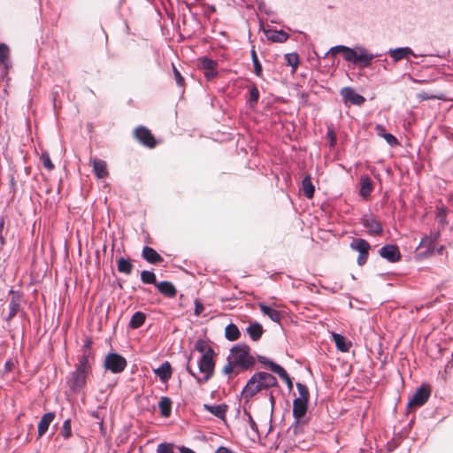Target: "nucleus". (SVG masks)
<instances>
[{
  "label": "nucleus",
  "mask_w": 453,
  "mask_h": 453,
  "mask_svg": "<svg viewBox=\"0 0 453 453\" xmlns=\"http://www.w3.org/2000/svg\"><path fill=\"white\" fill-rule=\"evenodd\" d=\"M141 257L150 265H159L164 262V257L152 247L143 246Z\"/></svg>",
  "instance_id": "14"
},
{
  "label": "nucleus",
  "mask_w": 453,
  "mask_h": 453,
  "mask_svg": "<svg viewBox=\"0 0 453 453\" xmlns=\"http://www.w3.org/2000/svg\"><path fill=\"white\" fill-rule=\"evenodd\" d=\"M446 248L444 245H440V246H435V255H442L443 252L445 251Z\"/></svg>",
  "instance_id": "64"
},
{
  "label": "nucleus",
  "mask_w": 453,
  "mask_h": 453,
  "mask_svg": "<svg viewBox=\"0 0 453 453\" xmlns=\"http://www.w3.org/2000/svg\"><path fill=\"white\" fill-rule=\"evenodd\" d=\"M209 342L210 340L198 338L193 349V351H197L201 355L197 361L198 371L200 373H203L201 378H197V384L199 386L209 381L215 373L218 353L209 344Z\"/></svg>",
  "instance_id": "1"
},
{
  "label": "nucleus",
  "mask_w": 453,
  "mask_h": 453,
  "mask_svg": "<svg viewBox=\"0 0 453 453\" xmlns=\"http://www.w3.org/2000/svg\"><path fill=\"white\" fill-rule=\"evenodd\" d=\"M94 359V352L81 351V354L78 356V363L76 365L92 371V362Z\"/></svg>",
  "instance_id": "29"
},
{
  "label": "nucleus",
  "mask_w": 453,
  "mask_h": 453,
  "mask_svg": "<svg viewBox=\"0 0 453 453\" xmlns=\"http://www.w3.org/2000/svg\"><path fill=\"white\" fill-rule=\"evenodd\" d=\"M341 96L345 103H350L355 105H361L365 99L363 96L357 94L352 88L345 87L341 90Z\"/></svg>",
  "instance_id": "15"
},
{
  "label": "nucleus",
  "mask_w": 453,
  "mask_h": 453,
  "mask_svg": "<svg viewBox=\"0 0 453 453\" xmlns=\"http://www.w3.org/2000/svg\"><path fill=\"white\" fill-rule=\"evenodd\" d=\"M241 372L240 370H237L234 363L229 359V357H226V364L222 369V373L228 378H231L233 374H239Z\"/></svg>",
  "instance_id": "39"
},
{
  "label": "nucleus",
  "mask_w": 453,
  "mask_h": 453,
  "mask_svg": "<svg viewBox=\"0 0 453 453\" xmlns=\"http://www.w3.org/2000/svg\"><path fill=\"white\" fill-rule=\"evenodd\" d=\"M92 344L93 340L90 337L86 338L81 350L86 352H93L91 349Z\"/></svg>",
  "instance_id": "51"
},
{
  "label": "nucleus",
  "mask_w": 453,
  "mask_h": 453,
  "mask_svg": "<svg viewBox=\"0 0 453 453\" xmlns=\"http://www.w3.org/2000/svg\"><path fill=\"white\" fill-rule=\"evenodd\" d=\"M93 163V171L96 176L99 179L104 178L107 175L106 170V163L104 160L94 158L92 160Z\"/></svg>",
  "instance_id": "34"
},
{
  "label": "nucleus",
  "mask_w": 453,
  "mask_h": 453,
  "mask_svg": "<svg viewBox=\"0 0 453 453\" xmlns=\"http://www.w3.org/2000/svg\"><path fill=\"white\" fill-rule=\"evenodd\" d=\"M4 227V217H0V244L1 245H4L5 242V239L2 234Z\"/></svg>",
  "instance_id": "58"
},
{
  "label": "nucleus",
  "mask_w": 453,
  "mask_h": 453,
  "mask_svg": "<svg viewBox=\"0 0 453 453\" xmlns=\"http://www.w3.org/2000/svg\"><path fill=\"white\" fill-rule=\"evenodd\" d=\"M383 137L390 146L397 144V139L393 134L387 133L383 134Z\"/></svg>",
  "instance_id": "52"
},
{
  "label": "nucleus",
  "mask_w": 453,
  "mask_h": 453,
  "mask_svg": "<svg viewBox=\"0 0 453 453\" xmlns=\"http://www.w3.org/2000/svg\"><path fill=\"white\" fill-rule=\"evenodd\" d=\"M387 54H388L394 60V62H398L410 55L415 57L413 50L410 47H399L395 49H390Z\"/></svg>",
  "instance_id": "24"
},
{
  "label": "nucleus",
  "mask_w": 453,
  "mask_h": 453,
  "mask_svg": "<svg viewBox=\"0 0 453 453\" xmlns=\"http://www.w3.org/2000/svg\"><path fill=\"white\" fill-rule=\"evenodd\" d=\"M214 453H235L232 449L226 447V446H219L216 449Z\"/></svg>",
  "instance_id": "56"
},
{
  "label": "nucleus",
  "mask_w": 453,
  "mask_h": 453,
  "mask_svg": "<svg viewBox=\"0 0 453 453\" xmlns=\"http://www.w3.org/2000/svg\"><path fill=\"white\" fill-rule=\"evenodd\" d=\"M285 59L288 65L292 66L293 72H295L299 64V57L296 53H288L285 55Z\"/></svg>",
  "instance_id": "46"
},
{
  "label": "nucleus",
  "mask_w": 453,
  "mask_h": 453,
  "mask_svg": "<svg viewBox=\"0 0 453 453\" xmlns=\"http://www.w3.org/2000/svg\"><path fill=\"white\" fill-rule=\"evenodd\" d=\"M360 195L364 198H366L370 196L372 190V180L370 177L364 175L360 178Z\"/></svg>",
  "instance_id": "32"
},
{
  "label": "nucleus",
  "mask_w": 453,
  "mask_h": 453,
  "mask_svg": "<svg viewBox=\"0 0 453 453\" xmlns=\"http://www.w3.org/2000/svg\"><path fill=\"white\" fill-rule=\"evenodd\" d=\"M10 50L5 43H0V65L3 64L5 68H8L7 60L9 58Z\"/></svg>",
  "instance_id": "43"
},
{
  "label": "nucleus",
  "mask_w": 453,
  "mask_h": 453,
  "mask_svg": "<svg viewBox=\"0 0 453 453\" xmlns=\"http://www.w3.org/2000/svg\"><path fill=\"white\" fill-rule=\"evenodd\" d=\"M173 69L177 85L182 87L184 85V78L181 76L180 71L173 65Z\"/></svg>",
  "instance_id": "49"
},
{
  "label": "nucleus",
  "mask_w": 453,
  "mask_h": 453,
  "mask_svg": "<svg viewBox=\"0 0 453 453\" xmlns=\"http://www.w3.org/2000/svg\"><path fill=\"white\" fill-rule=\"evenodd\" d=\"M41 161L44 168L48 171H51L54 169V165L50 160V155L48 152H42L41 156Z\"/></svg>",
  "instance_id": "48"
},
{
  "label": "nucleus",
  "mask_w": 453,
  "mask_h": 453,
  "mask_svg": "<svg viewBox=\"0 0 453 453\" xmlns=\"http://www.w3.org/2000/svg\"><path fill=\"white\" fill-rule=\"evenodd\" d=\"M127 365V361L120 353L111 349L104 357L103 367L105 372H111L113 374L122 372Z\"/></svg>",
  "instance_id": "7"
},
{
  "label": "nucleus",
  "mask_w": 453,
  "mask_h": 453,
  "mask_svg": "<svg viewBox=\"0 0 453 453\" xmlns=\"http://www.w3.org/2000/svg\"><path fill=\"white\" fill-rule=\"evenodd\" d=\"M111 286L113 288H119V289H123V281L117 278L115 280L112 281Z\"/></svg>",
  "instance_id": "62"
},
{
  "label": "nucleus",
  "mask_w": 453,
  "mask_h": 453,
  "mask_svg": "<svg viewBox=\"0 0 453 453\" xmlns=\"http://www.w3.org/2000/svg\"><path fill=\"white\" fill-rule=\"evenodd\" d=\"M241 331L239 330L238 326L234 324L233 322H230L226 327H225V338L229 342H234L241 338Z\"/></svg>",
  "instance_id": "30"
},
{
  "label": "nucleus",
  "mask_w": 453,
  "mask_h": 453,
  "mask_svg": "<svg viewBox=\"0 0 453 453\" xmlns=\"http://www.w3.org/2000/svg\"><path fill=\"white\" fill-rule=\"evenodd\" d=\"M146 319L147 314L145 312L142 311H136L131 316L127 326L129 329H138L144 325Z\"/></svg>",
  "instance_id": "26"
},
{
  "label": "nucleus",
  "mask_w": 453,
  "mask_h": 453,
  "mask_svg": "<svg viewBox=\"0 0 453 453\" xmlns=\"http://www.w3.org/2000/svg\"><path fill=\"white\" fill-rule=\"evenodd\" d=\"M248 423H249V426L250 427V429L257 434L258 435V426L256 423V421L254 420L253 417L252 416H250V418H248Z\"/></svg>",
  "instance_id": "53"
},
{
  "label": "nucleus",
  "mask_w": 453,
  "mask_h": 453,
  "mask_svg": "<svg viewBox=\"0 0 453 453\" xmlns=\"http://www.w3.org/2000/svg\"><path fill=\"white\" fill-rule=\"evenodd\" d=\"M311 201H312V205H319L324 210V206L326 204L329 205V202H331L332 200H320V199H318V200H311Z\"/></svg>",
  "instance_id": "60"
},
{
  "label": "nucleus",
  "mask_w": 453,
  "mask_h": 453,
  "mask_svg": "<svg viewBox=\"0 0 453 453\" xmlns=\"http://www.w3.org/2000/svg\"><path fill=\"white\" fill-rule=\"evenodd\" d=\"M271 388H279L277 378L265 371L254 372L242 388L240 397L246 403L262 390H268Z\"/></svg>",
  "instance_id": "2"
},
{
  "label": "nucleus",
  "mask_w": 453,
  "mask_h": 453,
  "mask_svg": "<svg viewBox=\"0 0 453 453\" xmlns=\"http://www.w3.org/2000/svg\"><path fill=\"white\" fill-rule=\"evenodd\" d=\"M255 359L265 368L268 369L271 372L276 374L283 366L276 363L272 358L257 354Z\"/></svg>",
  "instance_id": "22"
},
{
  "label": "nucleus",
  "mask_w": 453,
  "mask_h": 453,
  "mask_svg": "<svg viewBox=\"0 0 453 453\" xmlns=\"http://www.w3.org/2000/svg\"><path fill=\"white\" fill-rule=\"evenodd\" d=\"M327 135H328V136H329V138H330V142H330V145H331V147L334 146V145H335V143H336V138H335V135H334V132H333V131H329V132L327 133Z\"/></svg>",
  "instance_id": "63"
},
{
  "label": "nucleus",
  "mask_w": 453,
  "mask_h": 453,
  "mask_svg": "<svg viewBox=\"0 0 453 453\" xmlns=\"http://www.w3.org/2000/svg\"><path fill=\"white\" fill-rule=\"evenodd\" d=\"M342 53L345 61L352 63L361 68L369 67L375 58L380 54H372L366 48L361 45H356L353 48L345 45H336L332 47L327 54L335 55Z\"/></svg>",
  "instance_id": "3"
},
{
  "label": "nucleus",
  "mask_w": 453,
  "mask_h": 453,
  "mask_svg": "<svg viewBox=\"0 0 453 453\" xmlns=\"http://www.w3.org/2000/svg\"><path fill=\"white\" fill-rule=\"evenodd\" d=\"M199 64L204 71L216 69L218 62L207 57H202L199 58Z\"/></svg>",
  "instance_id": "40"
},
{
  "label": "nucleus",
  "mask_w": 453,
  "mask_h": 453,
  "mask_svg": "<svg viewBox=\"0 0 453 453\" xmlns=\"http://www.w3.org/2000/svg\"><path fill=\"white\" fill-rule=\"evenodd\" d=\"M332 341L334 342L335 348L341 352H348L351 347V342L345 335L340 333H332Z\"/></svg>",
  "instance_id": "21"
},
{
  "label": "nucleus",
  "mask_w": 453,
  "mask_h": 453,
  "mask_svg": "<svg viewBox=\"0 0 453 453\" xmlns=\"http://www.w3.org/2000/svg\"><path fill=\"white\" fill-rule=\"evenodd\" d=\"M117 270L120 273L130 275L134 270V265L130 258L125 257H119L116 260Z\"/></svg>",
  "instance_id": "27"
},
{
  "label": "nucleus",
  "mask_w": 453,
  "mask_h": 453,
  "mask_svg": "<svg viewBox=\"0 0 453 453\" xmlns=\"http://www.w3.org/2000/svg\"><path fill=\"white\" fill-rule=\"evenodd\" d=\"M185 370L190 376H192L196 380V382L197 383V378H201V376H199L196 372H194V370L190 366V364L185 365Z\"/></svg>",
  "instance_id": "54"
},
{
  "label": "nucleus",
  "mask_w": 453,
  "mask_h": 453,
  "mask_svg": "<svg viewBox=\"0 0 453 453\" xmlns=\"http://www.w3.org/2000/svg\"><path fill=\"white\" fill-rule=\"evenodd\" d=\"M296 387L298 392V396L295 397L294 400L310 403V390L306 384L301 381L296 383Z\"/></svg>",
  "instance_id": "31"
},
{
  "label": "nucleus",
  "mask_w": 453,
  "mask_h": 453,
  "mask_svg": "<svg viewBox=\"0 0 453 453\" xmlns=\"http://www.w3.org/2000/svg\"><path fill=\"white\" fill-rule=\"evenodd\" d=\"M268 400L271 403V415L273 414V409H274V405H275V403H276V399L273 395V393L271 391L269 392L268 394Z\"/></svg>",
  "instance_id": "61"
},
{
  "label": "nucleus",
  "mask_w": 453,
  "mask_h": 453,
  "mask_svg": "<svg viewBox=\"0 0 453 453\" xmlns=\"http://www.w3.org/2000/svg\"><path fill=\"white\" fill-rule=\"evenodd\" d=\"M362 223L363 226L368 229L370 234H380L383 232L380 223L377 219L368 217L367 215L363 217Z\"/></svg>",
  "instance_id": "23"
},
{
  "label": "nucleus",
  "mask_w": 453,
  "mask_h": 453,
  "mask_svg": "<svg viewBox=\"0 0 453 453\" xmlns=\"http://www.w3.org/2000/svg\"><path fill=\"white\" fill-rule=\"evenodd\" d=\"M194 306V314L196 316L200 315L204 310L203 304L198 299L195 300Z\"/></svg>",
  "instance_id": "50"
},
{
  "label": "nucleus",
  "mask_w": 453,
  "mask_h": 453,
  "mask_svg": "<svg viewBox=\"0 0 453 453\" xmlns=\"http://www.w3.org/2000/svg\"><path fill=\"white\" fill-rule=\"evenodd\" d=\"M379 255L389 263H396L401 260L402 254L396 244H384L379 250Z\"/></svg>",
  "instance_id": "11"
},
{
  "label": "nucleus",
  "mask_w": 453,
  "mask_h": 453,
  "mask_svg": "<svg viewBox=\"0 0 453 453\" xmlns=\"http://www.w3.org/2000/svg\"><path fill=\"white\" fill-rule=\"evenodd\" d=\"M440 203L436 206L435 219L438 222L440 228H444L449 221L447 220V214L449 209L441 203V200H439Z\"/></svg>",
  "instance_id": "28"
},
{
  "label": "nucleus",
  "mask_w": 453,
  "mask_h": 453,
  "mask_svg": "<svg viewBox=\"0 0 453 453\" xmlns=\"http://www.w3.org/2000/svg\"><path fill=\"white\" fill-rule=\"evenodd\" d=\"M135 138L144 146L154 148L156 141L151 132L145 127L140 126L134 130Z\"/></svg>",
  "instance_id": "12"
},
{
  "label": "nucleus",
  "mask_w": 453,
  "mask_h": 453,
  "mask_svg": "<svg viewBox=\"0 0 453 453\" xmlns=\"http://www.w3.org/2000/svg\"><path fill=\"white\" fill-rule=\"evenodd\" d=\"M250 97L248 99V103L251 108H255L259 100V91L257 87L253 84L249 88Z\"/></svg>",
  "instance_id": "37"
},
{
  "label": "nucleus",
  "mask_w": 453,
  "mask_h": 453,
  "mask_svg": "<svg viewBox=\"0 0 453 453\" xmlns=\"http://www.w3.org/2000/svg\"><path fill=\"white\" fill-rule=\"evenodd\" d=\"M288 37V34L283 30L272 31L271 34L268 35V39L275 42H285Z\"/></svg>",
  "instance_id": "38"
},
{
  "label": "nucleus",
  "mask_w": 453,
  "mask_h": 453,
  "mask_svg": "<svg viewBox=\"0 0 453 453\" xmlns=\"http://www.w3.org/2000/svg\"><path fill=\"white\" fill-rule=\"evenodd\" d=\"M19 303L12 298L9 303V313L5 320H10L14 318L19 311Z\"/></svg>",
  "instance_id": "45"
},
{
  "label": "nucleus",
  "mask_w": 453,
  "mask_h": 453,
  "mask_svg": "<svg viewBox=\"0 0 453 453\" xmlns=\"http://www.w3.org/2000/svg\"><path fill=\"white\" fill-rule=\"evenodd\" d=\"M245 332L251 341L258 342L265 333V329L260 322L253 320L250 322L249 326L245 329Z\"/></svg>",
  "instance_id": "17"
},
{
  "label": "nucleus",
  "mask_w": 453,
  "mask_h": 453,
  "mask_svg": "<svg viewBox=\"0 0 453 453\" xmlns=\"http://www.w3.org/2000/svg\"><path fill=\"white\" fill-rule=\"evenodd\" d=\"M60 434L65 440L69 439L72 436V422L71 418H66L62 425Z\"/></svg>",
  "instance_id": "42"
},
{
  "label": "nucleus",
  "mask_w": 453,
  "mask_h": 453,
  "mask_svg": "<svg viewBox=\"0 0 453 453\" xmlns=\"http://www.w3.org/2000/svg\"><path fill=\"white\" fill-rule=\"evenodd\" d=\"M89 414H90V416H91L92 418H96V419H98V420L100 421V422H99V424H100V428H101V429H103V427H104V418H101V416H100V414H99L98 411H90V413H89Z\"/></svg>",
  "instance_id": "55"
},
{
  "label": "nucleus",
  "mask_w": 453,
  "mask_h": 453,
  "mask_svg": "<svg viewBox=\"0 0 453 453\" xmlns=\"http://www.w3.org/2000/svg\"><path fill=\"white\" fill-rule=\"evenodd\" d=\"M437 244L431 241L425 240L421 237V240L415 250L414 257L417 261H422L430 257L435 256V246Z\"/></svg>",
  "instance_id": "10"
},
{
  "label": "nucleus",
  "mask_w": 453,
  "mask_h": 453,
  "mask_svg": "<svg viewBox=\"0 0 453 453\" xmlns=\"http://www.w3.org/2000/svg\"><path fill=\"white\" fill-rule=\"evenodd\" d=\"M218 75V72L216 71V69H211V70H207V71H204V77L210 81V80H212L213 78H215L216 76Z\"/></svg>",
  "instance_id": "57"
},
{
  "label": "nucleus",
  "mask_w": 453,
  "mask_h": 453,
  "mask_svg": "<svg viewBox=\"0 0 453 453\" xmlns=\"http://www.w3.org/2000/svg\"><path fill=\"white\" fill-rule=\"evenodd\" d=\"M430 395L431 391L427 385L421 384L418 386L415 392L409 397L405 408V414L408 415L410 412L424 405L428 401Z\"/></svg>",
  "instance_id": "8"
},
{
  "label": "nucleus",
  "mask_w": 453,
  "mask_h": 453,
  "mask_svg": "<svg viewBox=\"0 0 453 453\" xmlns=\"http://www.w3.org/2000/svg\"><path fill=\"white\" fill-rule=\"evenodd\" d=\"M324 288L326 290H329L333 294H335L340 289L342 288V286L335 282L333 287H324Z\"/></svg>",
  "instance_id": "59"
},
{
  "label": "nucleus",
  "mask_w": 453,
  "mask_h": 453,
  "mask_svg": "<svg viewBox=\"0 0 453 453\" xmlns=\"http://www.w3.org/2000/svg\"><path fill=\"white\" fill-rule=\"evenodd\" d=\"M74 367L66 377V384L72 393L78 394L87 386L88 378L92 371L77 365Z\"/></svg>",
  "instance_id": "5"
},
{
  "label": "nucleus",
  "mask_w": 453,
  "mask_h": 453,
  "mask_svg": "<svg viewBox=\"0 0 453 453\" xmlns=\"http://www.w3.org/2000/svg\"><path fill=\"white\" fill-rule=\"evenodd\" d=\"M174 443L163 441L159 443L157 447V453H175L174 452Z\"/></svg>",
  "instance_id": "44"
},
{
  "label": "nucleus",
  "mask_w": 453,
  "mask_h": 453,
  "mask_svg": "<svg viewBox=\"0 0 453 453\" xmlns=\"http://www.w3.org/2000/svg\"><path fill=\"white\" fill-rule=\"evenodd\" d=\"M349 248L358 252L357 259V265L359 266L365 265L369 257V250L371 249L370 243L365 239L354 238L350 242Z\"/></svg>",
  "instance_id": "9"
},
{
  "label": "nucleus",
  "mask_w": 453,
  "mask_h": 453,
  "mask_svg": "<svg viewBox=\"0 0 453 453\" xmlns=\"http://www.w3.org/2000/svg\"><path fill=\"white\" fill-rule=\"evenodd\" d=\"M140 279L144 285H153L156 288V284L158 283L157 280L156 273L154 270H142L140 273Z\"/></svg>",
  "instance_id": "33"
},
{
  "label": "nucleus",
  "mask_w": 453,
  "mask_h": 453,
  "mask_svg": "<svg viewBox=\"0 0 453 453\" xmlns=\"http://www.w3.org/2000/svg\"><path fill=\"white\" fill-rule=\"evenodd\" d=\"M55 417V411H48L41 417V419L37 425L38 438L42 437L47 433L49 426L54 420Z\"/></svg>",
  "instance_id": "20"
},
{
  "label": "nucleus",
  "mask_w": 453,
  "mask_h": 453,
  "mask_svg": "<svg viewBox=\"0 0 453 453\" xmlns=\"http://www.w3.org/2000/svg\"><path fill=\"white\" fill-rule=\"evenodd\" d=\"M258 307L261 313L267 316L273 322L280 323L282 319V312L269 304L265 303H258Z\"/></svg>",
  "instance_id": "18"
},
{
  "label": "nucleus",
  "mask_w": 453,
  "mask_h": 453,
  "mask_svg": "<svg viewBox=\"0 0 453 453\" xmlns=\"http://www.w3.org/2000/svg\"><path fill=\"white\" fill-rule=\"evenodd\" d=\"M157 291L167 298H173L177 295V288L174 284L170 280H161L156 284Z\"/></svg>",
  "instance_id": "19"
},
{
  "label": "nucleus",
  "mask_w": 453,
  "mask_h": 453,
  "mask_svg": "<svg viewBox=\"0 0 453 453\" xmlns=\"http://www.w3.org/2000/svg\"><path fill=\"white\" fill-rule=\"evenodd\" d=\"M441 229L442 228H440V227L437 230L432 229V230H430L429 234H424L422 237H424L425 240L431 241L432 242L438 244L439 240L441 238Z\"/></svg>",
  "instance_id": "47"
},
{
  "label": "nucleus",
  "mask_w": 453,
  "mask_h": 453,
  "mask_svg": "<svg viewBox=\"0 0 453 453\" xmlns=\"http://www.w3.org/2000/svg\"><path fill=\"white\" fill-rule=\"evenodd\" d=\"M152 372L162 383L166 384L171 379L173 370L169 361H164L157 368H152Z\"/></svg>",
  "instance_id": "13"
},
{
  "label": "nucleus",
  "mask_w": 453,
  "mask_h": 453,
  "mask_svg": "<svg viewBox=\"0 0 453 453\" xmlns=\"http://www.w3.org/2000/svg\"><path fill=\"white\" fill-rule=\"evenodd\" d=\"M160 415L163 418H169L172 415V410H173V400L171 397L167 395H163L160 397L158 403H157Z\"/></svg>",
  "instance_id": "25"
},
{
  "label": "nucleus",
  "mask_w": 453,
  "mask_h": 453,
  "mask_svg": "<svg viewBox=\"0 0 453 453\" xmlns=\"http://www.w3.org/2000/svg\"><path fill=\"white\" fill-rule=\"evenodd\" d=\"M301 190L303 191V195L307 198H312L313 197L315 188H314V186H313V184L311 182V179L310 175L305 176L303 178V180H302Z\"/></svg>",
  "instance_id": "35"
},
{
  "label": "nucleus",
  "mask_w": 453,
  "mask_h": 453,
  "mask_svg": "<svg viewBox=\"0 0 453 453\" xmlns=\"http://www.w3.org/2000/svg\"><path fill=\"white\" fill-rule=\"evenodd\" d=\"M276 375H278L286 384L287 388H288V390L289 393H291L293 391V388H294V378L291 377L288 372L286 371V369L284 367H282L277 373Z\"/></svg>",
  "instance_id": "36"
},
{
  "label": "nucleus",
  "mask_w": 453,
  "mask_h": 453,
  "mask_svg": "<svg viewBox=\"0 0 453 453\" xmlns=\"http://www.w3.org/2000/svg\"><path fill=\"white\" fill-rule=\"evenodd\" d=\"M309 405L310 403L293 400L292 415L294 421L288 429H293L294 434H297L301 428L309 423L310 418L307 414Z\"/></svg>",
  "instance_id": "6"
},
{
  "label": "nucleus",
  "mask_w": 453,
  "mask_h": 453,
  "mask_svg": "<svg viewBox=\"0 0 453 453\" xmlns=\"http://www.w3.org/2000/svg\"><path fill=\"white\" fill-rule=\"evenodd\" d=\"M250 55H251L253 67H254V72L257 77H261L262 73H263V68H262V65L260 64V62L258 60L257 52L254 48L251 50Z\"/></svg>",
  "instance_id": "41"
},
{
  "label": "nucleus",
  "mask_w": 453,
  "mask_h": 453,
  "mask_svg": "<svg viewBox=\"0 0 453 453\" xmlns=\"http://www.w3.org/2000/svg\"><path fill=\"white\" fill-rule=\"evenodd\" d=\"M250 347L247 343H237L230 349L227 357L234 363L240 372L250 371L256 365L255 357L250 353Z\"/></svg>",
  "instance_id": "4"
},
{
  "label": "nucleus",
  "mask_w": 453,
  "mask_h": 453,
  "mask_svg": "<svg viewBox=\"0 0 453 453\" xmlns=\"http://www.w3.org/2000/svg\"><path fill=\"white\" fill-rule=\"evenodd\" d=\"M203 410L213 415L214 417L226 420V412L228 411V405L226 403H219V404H210L204 403Z\"/></svg>",
  "instance_id": "16"
}]
</instances>
